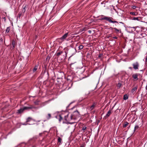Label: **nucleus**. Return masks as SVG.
<instances>
[{
	"label": "nucleus",
	"mask_w": 147,
	"mask_h": 147,
	"mask_svg": "<svg viewBox=\"0 0 147 147\" xmlns=\"http://www.w3.org/2000/svg\"><path fill=\"white\" fill-rule=\"evenodd\" d=\"M50 57H51L49 55L47 57V58H46L47 60H48V61H49L50 59Z\"/></svg>",
	"instance_id": "28"
},
{
	"label": "nucleus",
	"mask_w": 147,
	"mask_h": 147,
	"mask_svg": "<svg viewBox=\"0 0 147 147\" xmlns=\"http://www.w3.org/2000/svg\"><path fill=\"white\" fill-rule=\"evenodd\" d=\"M76 51L75 49L72 48L70 50V52L72 55L75 54L76 53Z\"/></svg>",
	"instance_id": "10"
},
{
	"label": "nucleus",
	"mask_w": 147,
	"mask_h": 147,
	"mask_svg": "<svg viewBox=\"0 0 147 147\" xmlns=\"http://www.w3.org/2000/svg\"><path fill=\"white\" fill-rule=\"evenodd\" d=\"M88 32L89 33H91V31L90 30H89L88 31Z\"/></svg>",
	"instance_id": "41"
},
{
	"label": "nucleus",
	"mask_w": 147,
	"mask_h": 147,
	"mask_svg": "<svg viewBox=\"0 0 147 147\" xmlns=\"http://www.w3.org/2000/svg\"><path fill=\"white\" fill-rule=\"evenodd\" d=\"M3 20H4V21H5L6 20V18L5 17H3Z\"/></svg>",
	"instance_id": "40"
},
{
	"label": "nucleus",
	"mask_w": 147,
	"mask_h": 147,
	"mask_svg": "<svg viewBox=\"0 0 147 147\" xmlns=\"http://www.w3.org/2000/svg\"><path fill=\"white\" fill-rule=\"evenodd\" d=\"M23 125H26V124H23Z\"/></svg>",
	"instance_id": "45"
},
{
	"label": "nucleus",
	"mask_w": 147,
	"mask_h": 147,
	"mask_svg": "<svg viewBox=\"0 0 147 147\" xmlns=\"http://www.w3.org/2000/svg\"><path fill=\"white\" fill-rule=\"evenodd\" d=\"M37 69V66H36L33 69V72H35Z\"/></svg>",
	"instance_id": "26"
},
{
	"label": "nucleus",
	"mask_w": 147,
	"mask_h": 147,
	"mask_svg": "<svg viewBox=\"0 0 147 147\" xmlns=\"http://www.w3.org/2000/svg\"><path fill=\"white\" fill-rule=\"evenodd\" d=\"M27 8V5H26L24 6V5L23 6L22 9V12L23 13H24L26 10V9Z\"/></svg>",
	"instance_id": "13"
},
{
	"label": "nucleus",
	"mask_w": 147,
	"mask_h": 147,
	"mask_svg": "<svg viewBox=\"0 0 147 147\" xmlns=\"http://www.w3.org/2000/svg\"><path fill=\"white\" fill-rule=\"evenodd\" d=\"M69 36V32H67L65 34L61 37L59 38V40L62 41H64L67 37Z\"/></svg>",
	"instance_id": "4"
},
{
	"label": "nucleus",
	"mask_w": 147,
	"mask_h": 147,
	"mask_svg": "<svg viewBox=\"0 0 147 147\" xmlns=\"http://www.w3.org/2000/svg\"><path fill=\"white\" fill-rule=\"evenodd\" d=\"M58 142L60 143L59 145H60L62 143V140L59 137H58Z\"/></svg>",
	"instance_id": "16"
},
{
	"label": "nucleus",
	"mask_w": 147,
	"mask_h": 147,
	"mask_svg": "<svg viewBox=\"0 0 147 147\" xmlns=\"http://www.w3.org/2000/svg\"><path fill=\"white\" fill-rule=\"evenodd\" d=\"M16 45V42L14 40H12V45L13 46V48H14Z\"/></svg>",
	"instance_id": "19"
},
{
	"label": "nucleus",
	"mask_w": 147,
	"mask_h": 147,
	"mask_svg": "<svg viewBox=\"0 0 147 147\" xmlns=\"http://www.w3.org/2000/svg\"><path fill=\"white\" fill-rule=\"evenodd\" d=\"M111 37V34H110L109 35H107V36H106V37L107 38H109L110 37Z\"/></svg>",
	"instance_id": "34"
},
{
	"label": "nucleus",
	"mask_w": 147,
	"mask_h": 147,
	"mask_svg": "<svg viewBox=\"0 0 147 147\" xmlns=\"http://www.w3.org/2000/svg\"><path fill=\"white\" fill-rule=\"evenodd\" d=\"M80 147H83V146H81Z\"/></svg>",
	"instance_id": "46"
},
{
	"label": "nucleus",
	"mask_w": 147,
	"mask_h": 147,
	"mask_svg": "<svg viewBox=\"0 0 147 147\" xmlns=\"http://www.w3.org/2000/svg\"><path fill=\"white\" fill-rule=\"evenodd\" d=\"M135 121H133V123H134V122Z\"/></svg>",
	"instance_id": "47"
},
{
	"label": "nucleus",
	"mask_w": 147,
	"mask_h": 147,
	"mask_svg": "<svg viewBox=\"0 0 147 147\" xmlns=\"http://www.w3.org/2000/svg\"><path fill=\"white\" fill-rule=\"evenodd\" d=\"M102 54H100L99 55H98V57L100 58L101 57H102Z\"/></svg>",
	"instance_id": "35"
},
{
	"label": "nucleus",
	"mask_w": 147,
	"mask_h": 147,
	"mask_svg": "<svg viewBox=\"0 0 147 147\" xmlns=\"http://www.w3.org/2000/svg\"><path fill=\"white\" fill-rule=\"evenodd\" d=\"M140 36L139 37L141 38L144 37L146 35V34L144 32L140 34Z\"/></svg>",
	"instance_id": "17"
},
{
	"label": "nucleus",
	"mask_w": 147,
	"mask_h": 147,
	"mask_svg": "<svg viewBox=\"0 0 147 147\" xmlns=\"http://www.w3.org/2000/svg\"><path fill=\"white\" fill-rule=\"evenodd\" d=\"M122 84L120 82H119L118 83L117 86V87L118 89H119L121 86H122Z\"/></svg>",
	"instance_id": "21"
},
{
	"label": "nucleus",
	"mask_w": 147,
	"mask_h": 147,
	"mask_svg": "<svg viewBox=\"0 0 147 147\" xmlns=\"http://www.w3.org/2000/svg\"><path fill=\"white\" fill-rule=\"evenodd\" d=\"M76 63V62H74V63H71V64H70V67H71V68H73V67H72V66H72V65L73 64H74V63Z\"/></svg>",
	"instance_id": "36"
},
{
	"label": "nucleus",
	"mask_w": 147,
	"mask_h": 147,
	"mask_svg": "<svg viewBox=\"0 0 147 147\" xmlns=\"http://www.w3.org/2000/svg\"><path fill=\"white\" fill-rule=\"evenodd\" d=\"M10 30V27H7L5 30V33H7L9 32Z\"/></svg>",
	"instance_id": "23"
},
{
	"label": "nucleus",
	"mask_w": 147,
	"mask_h": 147,
	"mask_svg": "<svg viewBox=\"0 0 147 147\" xmlns=\"http://www.w3.org/2000/svg\"><path fill=\"white\" fill-rule=\"evenodd\" d=\"M133 68L135 69L136 70L138 69V67L139 66V64L138 62H136L133 63L132 64Z\"/></svg>",
	"instance_id": "5"
},
{
	"label": "nucleus",
	"mask_w": 147,
	"mask_h": 147,
	"mask_svg": "<svg viewBox=\"0 0 147 147\" xmlns=\"http://www.w3.org/2000/svg\"><path fill=\"white\" fill-rule=\"evenodd\" d=\"M115 38V39H117V37L116 36H115V37H114L113 38Z\"/></svg>",
	"instance_id": "42"
},
{
	"label": "nucleus",
	"mask_w": 147,
	"mask_h": 147,
	"mask_svg": "<svg viewBox=\"0 0 147 147\" xmlns=\"http://www.w3.org/2000/svg\"><path fill=\"white\" fill-rule=\"evenodd\" d=\"M139 128V125L138 124H136L134 128V131H135L137 130Z\"/></svg>",
	"instance_id": "18"
},
{
	"label": "nucleus",
	"mask_w": 147,
	"mask_h": 147,
	"mask_svg": "<svg viewBox=\"0 0 147 147\" xmlns=\"http://www.w3.org/2000/svg\"><path fill=\"white\" fill-rule=\"evenodd\" d=\"M96 105V103L95 102H93V104L90 107V109L91 111H92L94 109Z\"/></svg>",
	"instance_id": "14"
},
{
	"label": "nucleus",
	"mask_w": 147,
	"mask_h": 147,
	"mask_svg": "<svg viewBox=\"0 0 147 147\" xmlns=\"http://www.w3.org/2000/svg\"><path fill=\"white\" fill-rule=\"evenodd\" d=\"M129 124V123L127 122H125V124H123V128H125L126 127L128 124Z\"/></svg>",
	"instance_id": "22"
},
{
	"label": "nucleus",
	"mask_w": 147,
	"mask_h": 147,
	"mask_svg": "<svg viewBox=\"0 0 147 147\" xmlns=\"http://www.w3.org/2000/svg\"><path fill=\"white\" fill-rule=\"evenodd\" d=\"M56 117V118L58 119L59 121V122H60L63 119L62 117L61 116V115H58Z\"/></svg>",
	"instance_id": "11"
},
{
	"label": "nucleus",
	"mask_w": 147,
	"mask_h": 147,
	"mask_svg": "<svg viewBox=\"0 0 147 147\" xmlns=\"http://www.w3.org/2000/svg\"><path fill=\"white\" fill-rule=\"evenodd\" d=\"M32 120V117H28L26 119V122H28Z\"/></svg>",
	"instance_id": "20"
},
{
	"label": "nucleus",
	"mask_w": 147,
	"mask_h": 147,
	"mask_svg": "<svg viewBox=\"0 0 147 147\" xmlns=\"http://www.w3.org/2000/svg\"><path fill=\"white\" fill-rule=\"evenodd\" d=\"M24 111L23 108H21L17 110V113L18 114H20L23 113Z\"/></svg>",
	"instance_id": "9"
},
{
	"label": "nucleus",
	"mask_w": 147,
	"mask_h": 147,
	"mask_svg": "<svg viewBox=\"0 0 147 147\" xmlns=\"http://www.w3.org/2000/svg\"><path fill=\"white\" fill-rule=\"evenodd\" d=\"M22 14L21 13H19L18 14V17L20 18Z\"/></svg>",
	"instance_id": "38"
},
{
	"label": "nucleus",
	"mask_w": 147,
	"mask_h": 147,
	"mask_svg": "<svg viewBox=\"0 0 147 147\" xmlns=\"http://www.w3.org/2000/svg\"><path fill=\"white\" fill-rule=\"evenodd\" d=\"M138 74H139L137 73H135L132 75V78L134 81H136L138 80Z\"/></svg>",
	"instance_id": "7"
},
{
	"label": "nucleus",
	"mask_w": 147,
	"mask_h": 147,
	"mask_svg": "<svg viewBox=\"0 0 147 147\" xmlns=\"http://www.w3.org/2000/svg\"><path fill=\"white\" fill-rule=\"evenodd\" d=\"M138 88V86H136L134 87L131 90V92L133 93H135Z\"/></svg>",
	"instance_id": "8"
},
{
	"label": "nucleus",
	"mask_w": 147,
	"mask_h": 147,
	"mask_svg": "<svg viewBox=\"0 0 147 147\" xmlns=\"http://www.w3.org/2000/svg\"><path fill=\"white\" fill-rule=\"evenodd\" d=\"M111 110H109L108 112L106 114L105 117V118H107L109 117V116L111 114Z\"/></svg>",
	"instance_id": "15"
},
{
	"label": "nucleus",
	"mask_w": 147,
	"mask_h": 147,
	"mask_svg": "<svg viewBox=\"0 0 147 147\" xmlns=\"http://www.w3.org/2000/svg\"><path fill=\"white\" fill-rule=\"evenodd\" d=\"M129 69H132V67H129Z\"/></svg>",
	"instance_id": "43"
},
{
	"label": "nucleus",
	"mask_w": 147,
	"mask_h": 147,
	"mask_svg": "<svg viewBox=\"0 0 147 147\" xmlns=\"http://www.w3.org/2000/svg\"><path fill=\"white\" fill-rule=\"evenodd\" d=\"M145 61L146 62H147V55L146 56L145 59Z\"/></svg>",
	"instance_id": "39"
},
{
	"label": "nucleus",
	"mask_w": 147,
	"mask_h": 147,
	"mask_svg": "<svg viewBox=\"0 0 147 147\" xmlns=\"http://www.w3.org/2000/svg\"><path fill=\"white\" fill-rule=\"evenodd\" d=\"M130 14L133 15L135 16L136 15V13L134 12H130Z\"/></svg>",
	"instance_id": "31"
},
{
	"label": "nucleus",
	"mask_w": 147,
	"mask_h": 147,
	"mask_svg": "<svg viewBox=\"0 0 147 147\" xmlns=\"http://www.w3.org/2000/svg\"><path fill=\"white\" fill-rule=\"evenodd\" d=\"M39 101L38 100H36L34 102V103L36 105H38Z\"/></svg>",
	"instance_id": "30"
},
{
	"label": "nucleus",
	"mask_w": 147,
	"mask_h": 147,
	"mask_svg": "<svg viewBox=\"0 0 147 147\" xmlns=\"http://www.w3.org/2000/svg\"><path fill=\"white\" fill-rule=\"evenodd\" d=\"M62 78H57V82L58 83H60V81L59 80H61Z\"/></svg>",
	"instance_id": "32"
},
{
	"label": "nucleus",
	"mask_w": 147,
	"mask_h": 147,
	"mask_svg": "<svg viewBox=\"0 0 147 147\" xmlns=\"http://www.w3.org/2000/svg\"><path fill=\"white\" fill-rule=\"evenodd\" d=\"M90 55V54H89V53H88V54H87V55L88 56V55Z\"/></svg>",
	"instance_id": "44"
},
{
	"label": "nucleus",
	"mask_w": 147,
	"mask_h": 147,
	"mask_svg": "<svg viewBox=\"0 0 147 147\" xmlns=\"http://www.w3.org/2000/svg\"><path fill=\"white\" fill-rule=\"evenodd\" d=\"M23 108L24 111L25 110H29L32 109H35L36 107L33 105H30L28 107H24Z\"/></svg>",
	"instance_id": "6"
},
{
	"label": "nucleus",
	"mask_w": 147,
	"mask_h": 147,
	"mask_svg": "<svg viewBox=\"0 0 147 147\" xmlns=\"http://www.w3.org/2000/svg\"><path fill=\"white\" fill-rule=\"evenodd\" d=\"M136 7L135 5H133L132 6V8L133 9H135L136 8Z\"/></svg>",
	"instance_id": "37"
},
{
	"label": "nucleus",
	"mask_w": 147,
	"mask_h": 147,
	"mask_svg": "<svg viewBox=\"0 0 147 147\" xmlns=\"http://www.w3.org/2000/svg\"><path fill=\"white\" fill-rule=\"evenodd\" d=\"M86 129V127H85V126H84V127L82 128V130H85Z\"/></svg>",
	"instance_id": "33"
},
{
	"label": "nucleus",
	"mask_w": 147,
	"mask_h": 147,
	"mask_svg": "<svg viewBox=\"0 0 147 147\" xmlns=\"http://www.w3.org/2000/svg\"><path fill=\"white\" fill-rule=\"evenodd\" d=\"M128 98V97L126 95H125L124 96H123V99L124 100H126Z\"/></svg>",
	"instance_id": "27"
},
{
	"label": "nucleus",
	"mask_w": 147,
	"mask_h": 147,
	"mask_svg": "<svg viewBox=\"0 0 147 147\" xmlns=\"http://www.w3.org/2000/svg\"><path fill=\"white\" fill-rule=\"evenodd\" d=\"M139 18H140V17H134L132 19L134 20H137L139 21Z\"/></svg>",
	"instance_id": "25"
},
{
	"label": "nucleus",
	"mask_w": 147,
	"mask_h": 147,
	"mask_svg": "<svg viewBox=\"0 0 147 147\" xmlns=\"http://www.w3.org/2000/svg\"><path fill=\"white\" fill-rule=\"evenodd\" d=\"M76 46H79L78 47V50H81L83 49L84 46L82 45H79V44L78 43L76 45Z\"/></svg>",
	"instance_id": "12"
},
{
	"label": "nucleus",
	"mask_w": 147,
	"mask_h": 147,
	"mask_svg": "<svg viewBox=\"0 0 147 147\" xmlns=\"http://www.w3.org/2000/svg\"><path fill=\"white\" fill-rule=\"evenodd\" d=\"M101 17H103V18H101L100 19L101 20H106L109 22L113 23H115V24L113 25V26L115 27L114 28H113V29L115 30V32L116 33H121V26L120 25L119 23H120L124 25V24L122 22H118L117 21H113L112 20V19H113V18L111 17H106L104 15H101Z\"/></svg>",
	"instance_id": "1"
},
{
	"label": "nucleus",
	"mask_w": 147,
	"mask_h": 147,
	"mask_svg": "<svg viewBox=\"0 0 147 147\" xmlns=\"http://www.w3.org/2000/svg\"><path fill=\"white\" fill-rule=\"evenodd\" d=\"M69 114L65 116L64 119L65 121H63V123L72 124L74 122H70L72 120L75 121L78 119L80 117V115L79 113V112L77 110H76L74 111L70 115L69 117Z\"/></svg>",
	"instance_id": "2"
},
{
	"label": "nucleus",
	"mask_w": 147,
	"mask_h": 147,
	"mask_svg": "<svg viewBox=\"0 0 147 147\" xmlns=\"http://www.w3.org/2000/svg\"><path fill=\"white\" fill-rule=\"evenodd\" d=\"M62 55V59H65L67 57V53L66 51H59V50L57 51V53H56V55L58 57L59 56L61 55Z\"/></svg>",
	"instance_id": "3"
},
{
	"label": "nucleus",
	"mask_w": 147,
	"mask_h": 147,
	"mask_svg": "<svg viewBox=\"0 0 147 147\" xmlns=\"http://www.w3.org/2000/svg\"><path fill=\"white\" fill-rule=\"evenodd\" d=\"M82 31H86L87 30V29L86 28V27H84V28H83V29H82Z\"/></svg>",
	"instance_id": "29"
},
{
	"label": "nucleus",
	"mask_w": 147,
	"mask_h": 147,
	"mask_svg": "<svg viewBox=\"0 0 147 147\" xmlns=\"http://www.w3.org/2000/svg\"><path fill=\"white\" fill-rule=\"evenodd\" d=\"M51 117V114L49 113L48 114V115L46 117V118L47 119H49Z\"/></svg>",
	"instance_id": "24"
}]
</instances>
